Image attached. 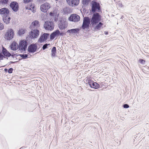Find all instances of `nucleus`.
<instances>
[{
	"label": "nucleus",
	"instance_id": "nucleus-1",
	"mask_svg": "<svg viewBox=\"0 0 149 149\" xmlns=\"http://www.w3.org/2000/svg\"><path fill=\"white\" fill-rule=\"evenodd\" d=\"M68 23L65 19L63 17H61L58 23V26L60 29L61 30L60 31L58 29H56V38L59 36H63L66 35L65 29L67 28Z\"/></svg>",
	"mask_w": 149,
	"mask_h": 149
},
{
	"label": "nucleus",
	"instance_id": "nucleus-2",
	"mask_svg": "<svg viewBox=\"0 0 149 149\" xmlns=\"http://www.w3.org/2000/svg\"><path fill=\"white\" fill-rule=\"evenodd\" d=\"M97 0H93L90 3L91 9H90V14L91 13H95L96 12H101V6L100 3L97 1Z\"/></svg>",
	"mask_w": 149,
	"mask_h": 149
},
{
	"label": "nucleus",
	"instance_id": "nucleus-3",
	"mask_svg": "<svg viewBox=\"0 0 149 149\" xmlns=\"http://www.w3.org/2000/svg\"><path fill=\"white\" fill-rule=\"evenodd\" d=\"M101 17L98 13H95L90 18V22L91 23L92 28L98 24L101 20Z\"/></svg>",
	"mask_w": 149,
	"mask_h": 149
},
{
	"label": "nucleus",
	"instance_id": "nucleus-4",
	"mask_svg": "<svg viewBox=\"0 0 149 149\" xmlns=\"http://www.w3.org/2000/svg\"><path fill=\"white\" fill-rule=\"evenodd\" d=\"M90 18L89 17H85L83 18L82 24L79 28L84 30H88L91 27L93 30L91 23L90 24Z\"/></svg>",
	"mask_w": 149,
	"mask_h": 149
},
{
	"label": "nucleus",
	"instance_id": "nucleus-5",
	"mask_svg": "<svg viewBox=\"0 0 149 149\" xmlns=\"http://www.w3.org/2000/svg\"><path fill=\"white\" fill-rule=\"evenodd\" d=\"M31 31L29 33L28 36L29 39L31 40L37 38L40 35V31L38 29L34 28V29H31Z\"/></svg>",
	"mask_w": 149,
	"mask_h": 149
},
{
	"label": "nucleus",
	"instance_id": "nucleus-6",
	"mask_svg": "<svg viewBox=\"0 0 149 149\" xmlns=\"http://www.w3.org/2000/svg\"><path fill=\"white\" fill-rule=\"evenodd\" d=\"M87 85H88L90 87L95 89L99 88L100 87V85L96 82L94 81L91 79H87L86 80Z\"/></svg>",
	"mask_w": 149,
	"mask_h": 149
},
{
	"label": "nucleus",
	"instance_id": "nucleus-7",
	"mask_svg": "<svg viewBox=\"0 0 149 149\" xmlns=\"http://www.w3.org/2000/svg\"><path fill=\"white\" fill-rule=\"evenodd\" d=\"M44 27L47 30H52L54 28V23L52 21H46L44 25Z\"/></svg>",
	"mask_w": 149,
	"mask_h": 149
},
{
	"label": "nucleus",
	"instance_id": "nucleus-8",
	"mask_svg": "<svg viewBox=\"0 0 149 149\" xmlns=\"http://www.w3.org/2000/svg\"><path fill=\"white\" fill-rule=\"evenodd\" d=\"M14 36V33L12 29H8L5 34V36L7 40H10L12 39Z\"/></svg>",
	"mask_w": 149,
	"mask_h": 149
},
{
	"label": "nucleus",
	"instance_id": "nucleus-9",
	"mask_svg": "<svg viewBox=\"0 0 149 149\" xmlns=\"http://www.w3.org/2000/svg\"><path fill=\"white\" fill-rule=\"evenodd\" d=\"M80 19L79 15L76 14H71L68 18L69 21L74 22H79Z\"/></svg>",
	"mask_w": 149,
	"mask_h": 149
},
{
	"label": "nucleus",
	"instance_id": "nucleus-10",
	"mask_svg": "<svg viewBox=\"0 0 149 149\" xmlns=\"http://www.w3.org/2000/svg\"><path fill=\"white\" fill-rule=\"evenodd\" d=\"M9 6L14 12H17L19 10V5L16 1H12L10 3Z\"/></svg>",
	"mask_w": 149,
	"mask_h": 149
},
{
	"label": "nucleus",
	"instance_id": "nucleus-11",
	"mask_svg": "<svg viewBox=\"0 0 149 149\" xmlns=\"http://www.w3.org/2000/svg\"><path fill=\"white\" fill-rule=\"evenodd\" d=\"M28 45L27 42L26 41L22 40L20 41L19 43V48L18 51L19 50L25 51Z\"/></svg>",
	"mask_w": 149,
	"mask_h": 149
},
{
	"label": "nucleus",
	"instance_id": "nucleus-12",
	"mask_svg": "<svg viewBox=\"0 0 149 149\" xmlns=\"http://www.w3.org/2000/svg\"><path fill=\"white\" fill-rule=\"evenodd\" d=\"M49 34L48 33H43L41 35L38 42L41 43L45 41L49 38Z\"/></svg>",
	"mask_w": 149,
	"mask_h": 149
},
{
	"label": "nucleus",
	"instance_id": "nucleus-13",
	"mask_svg": "<svg viewBox=\"0 0 149 149\" xmlns=\"http://www.w3.org/2000/svg\"><path fill=\"white\" fill-rule=\"evenodd\" d=\"M38 46L36 44L32 43L28 47V52L29 53H34L37 51Z\"/></svg>",
	"mask_w": 149,
	"mask_h": 149
},
{
	"label": "nucleus",
	"instance_id": "nucleus-14",
	"mask_svg": "<svg viewBox=\"0 0 149 149\" xmlns=\"http://www.w3.org/2000/svg\"><path fill=\"white\" fill-rule=\"evenodd\" d=\"M50 8V4L48 3H45L40 6V9L42 12L46 13Z\"/></svg>",
	"mask_w": 149,
	"mask_h": 149
},
{
	"label": "nucleus",
	"instance_id": "nucleus-15",
	"mask_svg": "<svg viewBox=\"0 0 149 149\" xmlns=\"http://www.w3.org/2000/svg\"><path fill=\"white\" fill-rule=\"evenodd\" d=\"M69 6H72L78 5L79 3V0H66Z\"/></svg>",
	"mask_w": 149,
	"mask_h": 149
},
{
	"label": "nucleus",
	"instance_id": "nucleus-16",
	"mask_svg": "<svg viewBox=\"0 0 149 149\" xmlns=\"http://www.w3.org/2000/svg\"><path fill=\"white\" fill-rule=\"evenodd\" d=\"M80 30L81 28H79L71 29H68L65 33H69V35H70L71 34H72L73 35H74L76 34H77V33L78 34L79 33V31Z\"/></svg>",
	"mask_w": 149,
	"mask_h": 149
},
{
	"label": "nucleus",
	"instance_id": "nucleus-17",
	"mask_svg": "<svg viewBox=\"0 0 149 149\" xmlns=\"http://www.w3.org/2000/svg\"><path fill=\"white\" fill-rule=\"evenodd\" d=\"M9 10L7 8H3L0 9V14L3 16L9 15Z\"/></svg>",
	"mask_w": 149,
	"mask_h": 149
},
{
	"label": "nucleus",
	"instance_id": "nucleus-18",
	"mask_svg": "<svg viewBox=\"0 0 149 149\" xmlns=\"http://www.w3.org/2000/svg\"><path fill=\"white\" fill-rule=\"evenodd\" d=\"M2 54L4 56V57H8L11 56V54L6 48L4 47L2 48Z\"/></svg>",
	"mask_w": 149,
	"mask_h": 149
},
{
	"label": "nucleus",
	"instance_id": "nucleus-19",
	"mask_svg": "<svg viewBox=\"0 0 149 149\" xmlns=\"http://www.w3.org/2000/svg\"><path fill=\"white\" fill-rule=\"evenodd\" d=\"M11 17L8 15L3 16V20L6 24H8L10 22Z\"/></svg>",
	"mask_w": 149,
	"mask_h": 149
},
{
	"label": "nucleus",
	"instance_id": "nucleus-20",
	"mask_svg": "<svg viewBox=\"0 0 149 149\" xmlns=\"http://www.w3.org/2000/svg\"><path fill=\"white\" fill-rule=\"evenodd\" d=\"M103 25V24L101 22H99L96 25H95V26H94L93 27V30L94 31H97L100 30Z\"/></svg>",
	"mask_w": 149,
	"mask_h": 149
},
{
	"label": "nucleus",
	"instance_id": "nucleus-21",
	"mask_svg": "<svg viewBox=\"0 0 149 149\" xmlns=\"http://www.w3.org/2000/svg\"><path fill=\"white\" fill-rule=\"evenodd\" d=\"M17 46H18L17 43L13 42H12L10 45V47L11 50L15 51L18 48H17Z\"/></svg>",
	"mask_w": 149,
	"mask_h": 149
},
{
	"label": "nucleus",
	"instance_id": "nucleus-22",
	"mask_svg": "<svg viewBox=\"0 0 149 149\" xmlns=\"http://www.w3.org/2000/svg\"><path fill=\"white\" fill-rule=\"evenodd\" d=\"M63 15H68V14H69L71 13V9L69 7H66L63 9Z\"/></svg>",
	"mask_w": 149,
	"mask_h": 149
},
{
	"label": "nucleus",
	"instance_id": "nucleus-23",
	"mask_svg": "<svg viewBox=\"0 0 149 149\" xmlns=\"http://www.w3.org/2000/svg\"><path fill=\"white\" fill-rule=\"evenodd\" d=\"M91 1V0H82V4L84 6H87Z\"/></svg>",
	"mask_w": 149,
	"mask_h": 149
},
{
	"label": "nucleus",
	"instance_id": "nucleus-24",
	"mask_svg": "<svg viewBox=\"0 0 149 149\" xmlns=\"http://www.w3.org/2000/svg\"><path fill=\"white\" fill-rule=\"evenodd\" d=\"M56 53V47H54L52 48L51 51V56L52 57H53L55 55Z\"/></svg>",
	"mask_w": 149,
	"mask_h": 149
},
{
	"label": "nucleus",
	"instance_id": "nucleus-25",
	"mask_svg": "<svg viewBox=\"0 0 149 149\" xmlns=\"http://www.w3.org/2000/svg\"><path fill=\"white\" fill-rule=\"evenodd\" d=\"M31 24L35 27L40 26L39 22L38 20H35Z\"/></svg>",
	"mask_w": 149,
	"mask_h": 149
},
{
	"label": "nucleus",
	"instance_id": "nucleus-26",
	"mask_svg": "<svg viewBox=\"0 0 149 149\" xmlns=\"http://www.w3.org/2000/svg\"><path fill=\"white\" fill-rule=\"evenodd\" d=\"M26 29H19L18 31L19 34V36H21L23 35L25 32Z\"/></svg>",
	"mask_w": 149,
	"mask_h": 149
},
{
	"label": "nucleus",
	"instance_id": "nucleus-27",
	"mask_svg": "<svg viewBox=\"0 0 149 149\" xmlns=\"http://www.w3.org/2000/svg\"><path fill=\"white\" fill-rule=\"evenodd\" d=\"M56 36V31H54L50 35V40H52Z\"/></svg>",
	"mask_w": 149,
	"mask_h": 149
},
{
	"label": "nucleus",
	"instance_id": "nucleus-28",
	"mask_svg": "<svg viewBox=\"0 0 149 149\" xmlns=\"http://www.w3.org/2000/svg\"><path fill=\"white\" fill-rule=\"evenodd\" d=\"M9 0H0V3L2 5H6L8 3Z\"/></svg>",
	"mask_w": 149,
	"mask_h": 149
},
{
	"label": "nucleus",
	"instance_id": "nucleus-29",
	"mask_svg": "<svg viewBox=\"0 0 149 149\" xmlns=\"http://www.w3.org/2000/svg\"><path fill=\"white\" fill-rule=\"evenodd\" d=\"M18 55L23 59H26L28 56V55L27 54H19Z\"/></svg>",
	"mask_w": 149,
	"mask_h": 149
},
{
	"label": "nucleus",
	"instance_id": "nucleus-30",
	"mask_svg": "<svg viewBox=\"0 0 149 149\" xmlns=\"http://www.w3.org/2000/svg\"><path fill=\"white\" fill-rule=\"evenodd\" d=\"M118 1V2L117 3V4L119 7L121 8L124 6L123 5L122 3L120 1Z\"/></svg>",
	"mask_w": 149,
	"mask_h": 149
},
{
	"label": "nucleus",
	"instance_id": "nucleus-31",
	"mask_svg": "<svg viewBox=\"0 0 149 149\" xmlns=\"http://www.w3.org/2000/svg\"><path fill=\"white\" fill-rule=\"evenodd\" d=\"M48 45H49V44H47V43H46L45 44H44L42 47V49L43 50H44L45 49L47 48V46Z\"/></svg>",
	"mask_w": 149,
	"mask_h": 149
},
{
	"label": "nucleus",
	"instance_id": "nucleus-32",
	"mask_svg": "<svg viewBox=\"0 0 149 149\" xmlns=\"http://www.w3.org/2000/svg\"><path fill=\"white\" fill-rule=\"evenodd\" d=\"M139 62L141 64H144L145 62V61L142 59H139Z\"/></svg>",
	"mask_w": 149,
	"mask_h": 149
},
{
	"label": "nucleus",
	"instance_id": "nucleus-33",
	"mask_svg": "<svg viewBox=\"0 0 149 149\" xmlns=\"http://www.w3.org/2000/svg\"><path fill=\"white\" fill-rule=\"evenodd\" d=\"M4 29V26L0 22V30H2Z\"/></svg>",
	"mask_w": 149,
	"mask_h": 149
},
{
	"label": "nucleus",
	"instance_id": "nucleus-34",
	"mask_svg": "<svg viewBox=\"0 0 149 149\" xmlns=\"http://www.w3.org/2000/svg\"><path fill=\"white\" fill-rule=\"evenodd\" d=\"M123 107L124 108H128L129 107V106L127 104H124L123 105Z\"/></svg>",
	"mask_w": 149,
	"mask_h": 149
},
{
	"label": "nucleus",
	"instance_id": "nucleus-35",
	"mask_svg": "<svg viewBox=\"0 0 149 149\" xmlns=\"http://www.w3.org/2000/svg\"><path fill=\"white\" fill-rule=\"evenodd\" d=\"M13 69L12 68H10L8 70V73L10 74L13 72Z\"/></svg>",
	"mask_w": 149,
	"mask_h": 149
},
{
	"label": "nucleus",
	"instance_id": "nucleus-36",
	"mask_svg": "<svg viewBox=\"0 0 149 149\" xmlns=\"http://www.w3.org/2000/svg\"><path fill=\"white\" fill-rule=\"evenodd\" d=\"M3 58H6L5 57H4L2 54L1 53H0V60H2L3 59Z\"/></svg>",
	"mask_w": 149,
	"mask_h": 149
},
{
	"label": "nucleus",
	"instance_id": "nucleus-37",
	"mask_svg": "<svg viewBox=\"0 0 149 149\" xmlns=\"http://www.w3.org/2000/svg\"><path fill=\"white\" fill-rule=\"evenodd\" d=\"M29 6L30 7H31V10L32 9L33 10V12L34 13L35 12H34V10H33V9L34 8V6L32 4H29Z\"/></svg>",
	"mask_w": 149,
	"mask_h": 149
},
{
	"label": "nucleus",
	"instance_id": "nucleus-38",
	"mask_svg": "<svg viewBox=\"0 0 149 149\" xmlns=\"http://www.w3.org/2000/svg\"><path fill=\"white\" fill-rule=\"evenodd\" d=\"M32 0H24V3H25L31 2Z\"/></svg>",
	"mask_w": 149,
	"mask_h": 149
},
{
	"label": "nucleus",
	"instance_id": "nucleus-39",
	"mask_svg": "<svg viewBox=\"0 0 149 149\" xmlns=\"http://www.w3.org/2000/svg\"><path fill=\"white\" fill-rule=\"evenodd\" d=\"M58 49V50H56V57H58V54L57 53V52H58V55L59 54V51H60V54L61 55H61H62V54H61V50H60L59 49Z\"/></svg>",
	"mask_w": 149,
	"mask_h": 149
},
{
	"label": "nucleus",
	"instance_id": "nucleus-40",
	"mask_svg": "<svg viewBox=\"0 0 149 149\" xmlns=\"http://www.w3.org/2000/svg\"><path fill=\"white\" fill-rule=\"evenodd\" d=\"M86 6H84L83 4L82 8H83V11L84 12L86 13L87 10L85 8Z\"/></svg>",
	"mask_w": 149,
	"mask_h": 149
},
{
	"label": "nucleus",
	"instance_id": "nucleus-41",
	"mask_svg": "<svg viewBox=\"0 0 149 149\" xmlns=\"http://www.w3.org/2000/svg\"><path fill=\"white\" fill-rule=\"evenodd\" d=\"M26 8L27 10H31V8L30 7L29 5H28L27 7H26Z\"/></svg>",
	"mask_w": 149,
	"mask_h": 149
},
{
	"label": "nucleus",
	"instance_id": "nucleus-42",
	"mask_svg": "<svg viewBox=\"0 0 149 149\" xmlns=\"http://www.w3.org/2000/svg\"><path fill=\"white\" fill-rule=\"evenodd\" d=\"M49 15L51 16H54V13L51 12L49 13Z\"/></svg>",
	"mask_w": 149,
	"mask_h": 149
},
{
	"label": "nucleus",
	"instance_id": "nucleus-43",
	"mask_svg": "<svg viewBox=\"0 0 149 149\" xmlns=\"http://www.w3.org/2000/svg\"><path fill=\"white\" fill-rule=\"evenodd\" d=\"M56 105L60 106V107L61 108L62 104L61 103H60L56 102Z\"/></svg>",
	"mask_w": 149,
	"mask_h": 149
},
{
	"label": "nucleus",
	"instance_id": "nucleus-44",
	"mask_svg": "<svg viewBox=\"0 0 149 149\" xmlns=\"http://www.w3.org/2000/svg\"><path fill=\"white\" fill-rule=\"evenodd\" d=\"M59 15V14H58V15L57 14V12H56V22H57V21L58 20V17Z\"/></svg>",
	"mask_w": 149,
	"mask_h": 149
},
{
	"label": "nucleus",
	"instance_id": "nucleus-45",
	"mask_svg": "<svg viewBox=\"0 0 149 149\" xmlns=\"http://www.w3.org/2000/svg\"><path fill=\"white\" fill-rule=\"evenodd\" d=\"M104 33L106 35H107L108 34V32L107 31H105Z\"/></svg>",
	"mask_w": 149,
	"mask_h": 149
},
{
	"label": "nucleus",
	"instance_id": "nucleus-46",
	"mask_svg": "<svg viewBox=\"0 0 149 149\" xmlns=\"http://www.w3.org/2000/svg\"><path fill=\"white\" fill-rule=\"evenodd\" d=\"M15 62L10 61V62L9 63V65H10V64L14 63Z\"/></svg>",
	"mask_w": 149,
	"mask_h": 149
},
{
	"label": "nucleus",
	"instance_id": "nucleus-47",
	"mask_svg": "<svg viewBox=\"0 0 149 149\" xmlns=\"http://www.w3.org/2000/svg\"><path fill=\"white\" fill-rule=\"evenodd\" d=\"M4 71L6 72H8V70L7 68H5L4 69Z\"/></svg>",
	"mask_w": 149,
	"mask_h": 149
},
{
	"label": "nucleus",
	"instance_id": "nucleus-48",
	"mask_svg": "<svg viewBox=\"0 0 149 149\" xmlns=\"http://www.w3.org/2000/svg\"><path fill=\"white\" fill-rule=\"evenodd\" d=\"M14 55H15L16 56H19L18 54H14Z\"/></svg>",
	"mask_w": 149,
	"mask_h": 149
},
{
	"label": "nucleus",
	"instance_id": "nucleus-49",
	"mask_svg": "<svg viewBox=\"0 0 149 149\" xmlns=\"http://www.w3.org/2000/svg\"><path fill=\"white\" fill-rule=\"evenodd\" d=\"M54 21H56V17L55 16V17L54 18Z\"/></svg>",
	"mask_w": 149,
	"mask_h": 149
},
{
	"label": "nucleus",
	"instance_id": "nucleus-50",
	"mask_svg": "<svg viewBox=\"0 0 149 149\" xmlns=\"http://www.w3.org/2000/svg\"><path fill=\"white\" fill-rule=\"evenodd\" d=\"M14 56H15V55H14H14H11V56L13 57L14 58Z\"/></svg>",
	"mask_w": 149,
	"mask_h": 149
},
{
	"label": "nucleus",
	"instance_id": "nucleus-51",
	"mask_svg": "<svg viewBox=\"0 0 149 149\" xmlns=\"http://www.w3.org/2000/svg\"><path fill=\"white\" fill-rule=\"evenodd\" d=\"M124 17H123V16H122L121 17V18H120V19H123V18Z\"/></svg>",
	"mask_w": 149,
	"mask_h": 149
},
{
	"label": "nucleus",
	"instance_id": "nucleus-52",
	"mask_svg": "<svg viewBox=\"0 0 149 149\" xmlns=\"http://www.w3.org/2000/svg\"><path fill=\"white\" fill-rule=\"evenodd\" d=\"M114 1L116 3H117V1H116V0H114Z\"/></svg>",
	"mask_w": 149,
	"mask_h": 149
},
{
	"label": "nucleus",
	"instance_id": "nucleus-53",
	"mask_svg": "<svg viewBox=\"0 0 149 149\" xmlns=\"http://www.w3.org/2000/svg\"><path fill=\"white\" fill-rule=\"evenodd\" d=\"M88 12H87V13H88Z\"/></svg>",
	"mask_w": 149,
	"mask_h": 149
},
{
	"label": "nucleus",
	"instance_id": "nucleus-54",
	"mask_svg": "<svg viewBox=\"0 0 149 149\" xmlns=\"http://www.w3.org/2000/svg\"><path fill=\"white\" fill-rule=\"evenodd\" d=\"M58 57H59V59H60L59 56H58Z\"/></svg>",
	"mask_w": 149,
	"mask_h": 149
}]
</instances>
